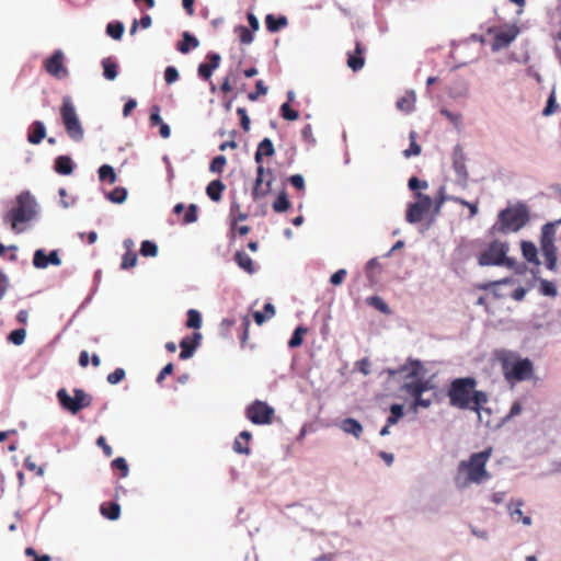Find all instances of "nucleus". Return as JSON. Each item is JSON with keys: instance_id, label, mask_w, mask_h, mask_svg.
<instances>
[{"instance_id": "50", "label": "nucleus", "mask_w": 561, "mask_h": 561, "mask_svg": "<svg viewBox=\"0 0 561 561\" xmlns=\"http://www.w3.org/2000/svg\"><path fill=\"white\" fill-rule=\"evenodd\" d=\"M236 32L239 33L240 41H241L242 44L249 45L254 39V36H253L252 32L248 27H245L243 25L237 26L236 27Z\"/></svg>"}, {"instance_id": "36", "label": "nucleus", "mask_w": 561, "mask_h": 561, "mask_svg": "<svg viewBox=\"0 0 561 561\" xmlns=\"http://www.w3.org/2000/svg\"><path fill=\"white\" fill-rule=\"evenodd\" d=\"M180 347H181L180 358L183 360L193 357L195 351L197 350L196 344H191L190 341L187 340V337L183 339L180 342Z\"/></svg>"}, {"instance_id": "6", "label": "nucleus", "mask_w": 561, "mask_h": 561, "mask_svg": "<svg viewBox=\"0 0 561 561\" xmlns=\"http://www.w3.org/2000/svg\"><path fill=\"white\" fill-rule=\"evenodd\" d=\"M60 116L69 138L77 142L81 141L84 137V130L69 95L62 98Z\"/></svg>"}, {"instance_id": "7", "label": "nucleus", "mask_w": 561, "mask_h": 561, "mask_svg": "<svg viewBox=\"0 0 561 561\" xmlns=\"http://www.w3.org/2000/svg\"><path fill=\"white\" fill-rule=\"evenodd\" d=\"M75 397L71 398L66 389L61 388L57 391L59 404L72 414H77L80 410L91 404L89 397L82 389L73 390Z\"/></svg>"}, {"instance_id": "51", "label": "nucleus", "mask_w": 561, "mask_h": 561, "mask_svg": "<svg viewBox=\"0 0 561 561\" xmlns=\"http://www.w3.org/2000/svg\"><path fill=\"white\" fill-rule=\"evenodd\" d=\"M226 163L227 159L225 156H217L210 162L209 171L213 173H221Z\"/></svg>"}, {"instance_id": "24", "label": "nucleus", "mask_w": 561, "mask_h": 561, "mask_svg": "<svg viewBox=\"0 0 561 561\" xmlns=\"http://www.w3.org/2000/svg\"><path fill=\"white\" fill-rule=\"evenodd\" d=\"M522 254L526 261L539 265L538 251L534 242L522 241L520 243Z\"/></svg>"}, {"instance_id": "10", "label": "nucleus", "mask_w": 561, "mask_h": 561, "mask_svg": "<svg viewBox=\"0 0 561 561\" xmlns=\"http://www.w3.org/2000/svg\"><path fill=\"white\" fill-rule=\"evenodd\" d=\"M274 409L266 402L255 400L245 410L247 417L256 425H265L272 422Z\"/></svg>"}, {"instance_id": "35", "label": "nucleus", "mask_w": 561, "mask_h": 561, "mask_svg": "<svg viewBox=\"0 0 561 561\" xmlns=\"http://www.w3.org/2000/svg\"><path fill=\"white\" fill-rule=\"evenodd\" d=\"M403 416V405L393 403L390 405V415L387 419L388 426L394 425Z\"/></svg>"}, {"instance_id": "45", "label": "nucleus", "mask_w": 561, "mask_h": 561, "mask_svg": "<svg viewBox=\"0 0 561 561\" xmlns=\"http://www.w3.org/2000/svg\"><path fill=\"white\" fill-rule=\"evenodd\" d=\"M186 327L191 329H199L202 327V316L197 310L190 309L187 311Z\"/></svg>"}, {"instance_id": "26", "label": "nucleus", "mask_w": 561, "mask_h": 561, "mask_svg": "<svg viewBox=\"0 0 561 561\" xmlns=\"http://www.w3.org/2000/svg\"><path fill=\"white\" fill-rule=\"evenodd\" d=\"M55 171L62 175H69L73 171V162L68 156H59L55 160Z\"/></svg>"}, {"instance_id": "25", "label": "nucleus", "mask_w": 561, "mask_h": 561, "mask_svg": "<svg viewBox=\"0 0 561 561\" xmlns=\"http://www.w3.org/2000/svg\"><path fill=\"white\" fill-rule=\"evenodd\" d=\"M459 198L460 197L448 195L446 193V187L445 186H440L438 188V191H437V195H436L435 202L433 201V206H434L433 214L435 216L438 215L440 213L442 207H443L445 202H447V201L455 202V199H459Z\"/></svg>"}, {"instance_id": "32", "label": "nucleus", "mask_w": 561, "mask_h": 561, "mask_svg": "<svg viewBox=\"0 0 561 561\" xmlns=\"http://www.w3.org/2000/svg\"><path fill=\"white\" fill-rule=\"evenodd\" d=\"M124 31H125V26L122 22L119 21H116V22H110L107 25H106V34L112 37L113 39L115 41H118L122 38L123 34H124Z\"/></svg>"}, {"instance_id": "34", "label": "nucleus", "mask_w": 561, "mask_h": 561, "mask_svg": "<svg viewBox=\"0 0 561 561\" xmlns=\"http://www.w3.org/2000/svg\"><path fill=\"white\" fill-rule=\"evenodd\" d=\"M539 283H540L539 293L542 296L552 297V298L557 297L558 290H557V287L553 282L540 278Z\"/></svg>"}, {"instance_id": "31", "label": "nucleus", "mask_w": 561, "mask_h": 561, "mask_svg": "<svg viewBox=\"0 0 561 561\" xmlns=\"http://www.w3.org/2000/svg\"><path fill=\"white\" fill-rule=\"evenodd\" d=\"M561 224V219L554 222H547L541 227L540 242H554L556 226Z\"/></svg>"}, {"instance_id": "30", "label": "nucleus", "mask_w": 561, "mask_h": 561, "mask_svg": "<svg viewBox=\"0 0 561 561\" xmlns=\"http://www.w3.org/2000/svg\"><path fill=\"white\" fill-rule=\"evenodd\" d=\"M102 67L106 80L113 81L117 78V64L111 57L102 60Z\"/></svg>"}, {"instance_id": "46", "label": "nucleus", "mask_w": 561, "mask_h": 561, "mask_svg": "<svg viewBox=\"0 0 561 561\" xmlns=\"http://www.w3.org/2000/svg\"><path fill=\"white\" fill-rule=\"evenodd\" d=\"M101 513L110 520H116L121 514V506L117 503H111L108 508H104V506H102Z\"/></svg>"}, {"instance_id": "20", "label": "nucleus", "mask_w": 561, "mask_h": 561, "mask_svg": "<svg viewBox=\"0 0 561 561\" xmlns=\"http://www.w3.org/2000/svg\"><path fill=\"white\" fill-rule=\"evenodd\" d=\"M421 362L409 358L408 362L398 368V375H404L405 378H416L420 374Z\"/></svg>"}, {"instance_id": "59", "label": "nucleus", "mask_w": 561, "mask_h": 561, "mask_svg": "<svg viewBox=\"0 0 561 561\" xmlns=\"http://www.w3.org/2000/svg\"><path fill=\"white\" fill-rule=\"evenodd\" d=\"M149 122L151 126H159L163 123L160 116V107L158 105L151 106Z\"/></svg>"}, {"instance_id": "58", "label": "nucleus", "mask_w": 561, "mask_h": 561, "mask_svg": "<svg viewBox=\"0 0 561 561\" xmlns=\"http://www.w3.org/2000/svg\"><path fill=\"white\" fill-rule=\"evenodd\" d=\"M197 209H198L197 205L190 204L187 207V211L184 215L183 221L185 224H193V222L197 221Z\"/></svg>"}, {"instance_id": "12", "label": "nucleus", "mask_w": 561, "mask_h": 561, "mask_svg": "<svg viewBox=\"0 0 561 561\" xmlns=\"http://www.w3.org/2000/svg\"><path fill=\"white\" fill-rule=\"evenodd\" d=\"M519 30L516 26H510L506 30L499 31L491 44L493 51H499L507 47L518 35Z\"/></svg>"}, {"instance_id": "41", "label": "nucleus", "mask_w": 561, "mask_h": 561, "mask_svg": "<svg viewBox=\"0 0 561 561\" xmlns=\"http://www.w3.org/2000/svg\"><path fill=\"white\" fill-rule=\"evenodd\" d=\"M307 328L305 327H297L288 341V346L291 348L298 347L302 344V336L307 333Z\"/></svg>"}, {"instance_id": "21", "label": "nucleus", "mask_w": 561, "mask_h": 561, "mask_svg": "<svg viewBox=\"0 0 561 561\" xmlns=\"http://www.w3.org/2000/svg\"><path fill=\"white\" fill-rule=\"evenodd\" d=\"M401 389L409 393L414 400L431 389L428 381L405 382Z\"/></svg>"}, {"instance_id": "4", "label": "nucleus", "mask_w": 561, "mask_h": 561, "mask_svg": "<svg viewBox=\"0 0 561 561\" xmlns=\"http://www.w3.org/2000/svg\"><path fill=\"white\" fill-rule=\"evenodd\" d=\"M502 370L507 381H524L530 379L534 365L529 358H520L516 353L503 352L500 356Z\"/></svg>"}, {"instance_id": "2", "label": "nucleus", "mask_w": 561, "mask_h": 561, "mask_svg": "<svg viewBox=\"0 0 561 561\" xmlns=\"http://www.w3.org/2000/svg\"><path fill=\"white\" fill-rule=\"evenodd\" d=\"M492 455V447L473 453L467 460H461L454 477V484L458 490H466L471 484H481L491 478L486 470V462Z\"/></svg>"}, {"instance_id": "42", "label": "nucleus", "mask_w": 561, "mask_h": 561, "mask_svg": "<svg viewBox=\"0 0 561 561\" xmlns=\"http://www.w3.org/2000/svg\"><path fill=\"white\" fill-rule=\"evenodd\" d=\"M290 206V202L287 197V194L285 192H282L276 201L273 203V209L276 211V213H283V211H286Z\"/></svg>"}, {"instance_id": "15", "label": "nucleus", "mask_w": 561, "mask_h": 561, "mask_svg": "<svg viewBox=\"0 0 561 561\" xmlns=\"http://www.w3.org/2000/svg\"><path fill=\"white\" fill-rule=\"evenodd\" d=\"M265 172H267L270 175H272V171L270 169L265 170V168L263 165H257L256 179H255L254 186L252 190V196L254 199H259L260 197L266 195L271 191L272 178L266 182L265 190H262V187H261L263 184V181H264L263 176H264Z\"/></svg>"}, {"instance_id": "3", "label": "nucleus", "mask_w": 561, "mask_h": 561, "mask_svg": "<svg viewBox=\"0 0 561 561\" xmlns=\"http://www.w3.org/2000/svg\"><path fill=\"white\" fill-rule=\"evenodd\" d=\"M530 220V213L526 204L518 202L499 211L496 221L488 230V234H508L518 232Z\"/></svg>"}, {"instance_id": "1", "label": "nucleus", "mask_w": 561, "mask_h": 561, "mask_svg": "<svg viewBox=\"0 0 561 561\" xmlns=\"http://www.w3.org/2000/svg\"><path fill=\"white\" fill-rule=\"evenodd\" d=\"M477 379L473 377L456 378L450 382L447 396L451 407L473 411L479 422H482L483 412L490 413V409L483 408V404L489 401V396L482 390H477Z\"/></svg>"}, {"instance_id": "17", "label": "nucleus", "mask_w": 561, "mask_h": 561, "mask_svg": "<svg viewBox=\"0 0 561 561\" xmlns=\"http://www.w3.org/2000/svg\"><path fill=\"white\" fill-rule=\"evenodd\" d=\"M339 426L345 434L352 435L357 439L360 438L364 431L362 424L353 417L342 420Z\"/></svg>"}, {"instance_id": "29", "label": "nucleus", "mask_w": 561, "mask_h": 561, "mask_svg": "<svg viewBox=\"0 0 561 561\" xmlns=\"http://www.w3.org/2000/svg\"><path fill=\"white\" fill-rule=\"evenodd\" d=\"M287 23V18L284 15L275 18L273 14H267L265 18L266 28L272 33L279 31L282 27L286 26Z\"/></svg>"}, {"instance_id": "64", "label": "nucleus", "mask_w": 561, "mask_h": 561, "mask_svg": "<svg viewBox=\"0 0 561 561\" xmlns=\"http://www.w3.org/2000/svg\"><path fill=\"white\" fill-rule=\"evenodd\" d=\"M233 450L237 454H242V455H249L250 454V448H249L248 444L245 442L242 443V440L240 438H236L234 439V442H233Z\"/></svg>"}, {"instance_id": "60", "label": "nucleus", "mask_w": 561, "mask_h": 561, "mask_svg": "<svg viewBox=\"0 0 561 561\" xmlns=\"http://www.w3.org/2000/svg\"><path fill=\"white\" fill-rule=\"evenodd\" d=\"M408 187L411 190V191H417L420 188H427L428 187V183L426 181H422L420 180L419 178L416 176H412L409 179L408 181Z\"/></svg>"}, {"instance_id": "38", "label": "nucleus", "mask_w": 561, "mask_h": 561, "mask_svg": "<svg viewBox=\"0 0 561 561\" xmlns=\"http://www.w3.org/2000/svg\"><path fill=\"white\" fill-rule=\"evenodd\" d=\"M106 197L114 204H123L127 198V190L124 187H115L106 194Z\"/></svg>"}, {"instance_id": "5", "label": "nucleus", "mask_w": 561, "mask_h": 561, "mask_svg": "<svg viewBox=\"0 0 561 561\" xmlns=\"http://www.w3.org/2000/svg\"><path fill=\"white\" fill-rule=\"evenodd\" d=\"M18 206L10 209L3 216L5 222H11L12 229H16L21 222L32 220L36 215V201L30 192H22L16 196Z\"/></svg>"}, {"instance_id": "27", "label": "nucleus", "mask_w": 561, "mask_h": 561, "mask_svg": "<svg viewBox=\"0 0 561 561\" xmlns=\"http://www.w3.org/2000/svg\"><path fill=\"white\" fill-rule=\"evenodd\" d=\"M416 95L414 91H409L397 101V108L402 112L410 113L414 110Z\"/></svg>"}, {"instance_id": "49", "label": "nucleus", "mask_w": 561, "mask_h": 561, "mask_svg": "<svg viewBox=\"0 0 561 561\" xmlns=\"http://www.w3.org/2000/svg\"><path fill=\"white\" fill-rule=\"evenodd\" d=\"M257 149L266 157H272L275 154V148L270 138H264L261 140L257 145Z\"/></svg>"}, {"instance_id": "14", "label": "nucleus", "mask_w": 561, "mask_h": 561, "mask_svg": "<svg viewBox=\"0 0 561 561\" xmlns=\"http://www.w3.org/2000/svg\"><path fill=\"white\" fill-rule=\"evenodd\" d=\"M470 84L462 77H457L447 89L448 96L453 100L468 98Z\"/></svg>"}, {"instance_id": "16", "label": "nucleus", "mask_w": 561, "mask_h": 561, "mask_svg": "<svg viewBox=\"0 0 561 561\" xmlns=\"http://www.w3.org/2000/svg\"><path fill=\"white\" fill-rule=\"evenodd\" d=\"M64 54L61 50H56L50 58L46 60V70L54 77L61 78L67 75V70L62 65Z\"/></svg>"}, {"instance_id": "63", "label": "nucleus", "mask_w": 561, "mask_h": 561, "mask_svg": "<svg viewBox=\"0 0 561 561\" xmlns=\"http://www.w3.org/2000/svg\"><path fill=\"white\" fill-rule=\"evenodd\" d=\"M347 272L344 268L337 270L334 274L330 277V283L334 286L341 285L346 276Z\"/></svg>"}, {"instance_id": "47", "label": "nucleus", "mask_w": 561, "mask_h": 561, "mask_svg": "<svg viewBox=\"0 0 561 561\" xmlns=\"http://www.w3.org/2000/svg\"><path fill=\"white\" fill-rule=\"evenodd\" d=\"M137 262H138V256H137L136 252H125V254L122 257L121 268L128 270L130 267L136 266Z\"/></svg>"}, {"instance_id": "19", "label": "nucleus", "mask_w": 561, "mask_h": 561, "mask_svg": "<svg viewBox=\"0 0 561 561\" xmlns=\"http://www.w3.org/2000/svg\"><path fill=\"white\" fill-rule=\"evenodd\" d=\"M46 137V127L43 122L35 121L30 127L27 140L30 144L37 145Z\"/></svg>"}, {"instance_id": "44", "label": "nucleus", "mask_w": 561, "mask_h": 561, "mask_svg": "<svg viewBox=\"0 0 561 561\" xmlns=\"http://www.w3.org/2000/svg\"><path fill=\"white\" fill-rule=\"evenodd\" d=\"M140 254L146 257H154L158 255V245L152 241L145 240L140 245Z\"/></svg>"}, {"instance_id": "13", "label": "nucleus", "mask_w": 561, "mask_h": 561, "mask_svg": "<svg viewBox=\"0 0 561 561\" xmlns=\"http://www.w3.org/2000/svg\"><path fill=\"white\" fill-rule=\"evenodd\" d=\"M49 264L59 266L61 260L57 250H53L46 254L45 250L37 249L33 255V265L36 268H46Z\"/></svg>"}, {"instance_id": "22", "label": "nucleus", "mask_w": 561, "mask_h": 561, "mask_svg": "<svg viewBox=\"0 0 561 561\" xmlns=\"http://www.w3.org/2000/svg\"><path fill=\"white\" fill-rule=\"evenodd\" d=\"M234 261L240 268L245 271L248 274L253 275L256 273V268L252 259L243 251H238L234 254Z\"/></svg>"}, {"instance_id": "33", "label": "nucleus", "mask_w": 561, "mask_h": 561, "mask_svg": "<svg viewBox=\"0 0 561 561\" xmlns=\"http://www.w3.org/2000/svg\"><path fill=\"white\" fill-rule=\"evenodd\" d=\"M99 179L100 181H108L111 184L116 182V173L112 165L103 164L99 168Z\"/></svg>"}, {"instance_id": "23", "label": "nucleus", "mask_w": 561, "mask_h": 561, "mask_svg": "<svg viewBox=\"0 0 561 561\" xmlns=\"http://www.w3.org/2000/svg\"><path fill=\"white\" fill-rule=\"evenodd\" d=\"M182 37L183 41L179 42L176 45L178 50L182 54H188L192 48H197L199 46V41L190 32H184Z\"/></svg>"}, {"instance_id": "54", "label": "nucleus", "mask_w": 561, "mask_h": 561, "mask_svg": "<svg viewBox=\"0 0 561 561\" xmlns=\"http://www.w3.org/2000/svg\"><path fill=\"white\" fill-rule=\"evenodd\" d=\"M432 405V399L423 398L422 396L413 400L410 409L416 413L419 408L427 409Z\"/></svg>"}, {"instance_id": "48", "label": "nucleus", "mask_w": 561, "mask_h": 561, "mask_svg": "<svg viewBox=\"0 0 561 561\" xmlns=\"http://www.w3.org/2000/svg\"><path fill=\"white\" fill-rule=\"evenodd\" d=\"M268 92V88L262 80H257L255 83V91L248 94V99L252 102L256 101L260 95H265Z\"/></svg>"}, {"instance_id": "57", "label": "nucleus", "mask_w": 561, "mask_h": 561, "mask_svg": "<svg viewBox=\"0 0 561 561\" xmlns=\"http://www.w3.org/2000/svg\"><path fill=\"white\" fill-rule=\"evenodd\" d=\"M125 370L123 368H116L113 373L107 375V382L116 385L125 378Z\"/></svg>"}, {"instance_id": "53", "label": "nucleus", "mask_w": 561, "mask_h": 561, "mask_svg": "<svg viewBox=\"0 0 561 561\" xmlns=\"http://www.w3.org/2000/svg\"><path fill=\"white\" fill-rule=\"evenodd\" d=\"M112 467L117 470H121L123 478L128 476L129 469H128V465H127L125 458L117 457L116 459H114L112 461Z\"/></svg>"}, {"instance_id": "37", "label": "nucleus", "mask_w": 561, "mask_h": 561, "mask_svg": "<svg viewBox=\"0 0 561 561\" xmlns=\"http://www.w3.org/2000/svg\"><path fill=\"white\" fill-rule=\"evenodd\" d=\"M524 505L523 500H512L510 504L507 505L508 513L512 517V519L518 522L520 517L523 516V512L520 507Z\"/></svg>"}, {"instance_id": "40", "label": "nucleus", "mask_w": 561, "mask_h": 561, "mask_svg": "<svg viewBox=\"0 0 561 561\" xmlns=\"http://www.w3.org/2000/svg\"><path fill=\"white\" fill-rule=\"evenodd\" d=\"M367 304L374 308H376L377 310H379L380 312L385 313V314H389L390 313V308L389 306L385 302V300L379 297V296H371V297H368L367 298Z\"/></svg>"}, {"instance_id": "62", "label": "nucleus", "mask_w": 561, "mask_h": 561, "mask_svg": "<svg viewBox=\"0 0 561 561\" xmlns=\"http://www.w3.org/2000/svg\"><path fill=\"white\" fill-rule=\"evenodd\" d=\"M198 76L204 80H209L214 70L206 62H202L197 69Z\"/></svg>"}, {"instance_id": "18", "label": "nucleus", "mask_w": 561, "mask_h": 561, "mask_svg": "<svg viewBox=\"0 0 561 561\" xmlns=\"http://www.w3.org/2000/svg\"><path fill=\"white\" fill-rule=\"evenodd\" d=\"M364 51H365V49L362 46V44L359 42H356V45H355V53H356V55L348 53V55H347V66L353 71H358V70H360L364 67V65H365V59L363 57Z\"/></svg>"}, {"instance_id": "43", "label": "nucleus", "mask_w": 561, "mask_h": 561, "mask_svg": "<svg viewBox=\"0 0 561 561\" xmlns=\"http://www.w3.org/2000/svg\"><path fill=\"white\" fill-rule=\"evenodd\" d=\"M26 337V330L21 328L13 330L8 335V341L16 346H20L24 343Z\"/></svg>"}, {"instance_id": "52", "label": "nucleus", "mask_w": 561, "mask_h": 561, "mask_svg": "<svg viewBox=\"0 0 561 561\" xmlns=\"http://www.w3.org/2000/svg\"><path fill=\"white\" fill-rule=\"evenodd\" d=\"M280 114L287 121H295L299 117L298 112L293 110L288 103L282 104Z\"/></svg>"}, {"instance_id": "55", "label": "nucleus", "mask_w": 561, "mask_h": 561, "mask_svg": "<svg viewBox=\"0 0 561 561\" xmlns=\"http://www.w3.org/2000/svg\"><path fill=\"white\" fill-rule=\"evenodd\" d=\"M237 114L240 117L241 128L244 131H249L250 130L251 121H250V117H249V115L247 113V110L244 107H239V108H237Z\"/></svg>"}, {"instance_id": "8", "label": "nucleus", "mask_w": 561, "mask_h": 561, "mask_svg": "<svg viewBox=\"0 0 561 561\" xmlns=\"http://www.w3.org/2000/svg\"><path fill=\"white\" fill-rule=\"evenodd\" d=\"M510 251L507 242L500 240L492 241L488 249L482 252L478 257L480 266H502L504 254Z\"/></svg>"}, {"instance_id": "61", "label": "nucleus", "mask_w": 561, "mask_h": 561, "mask_svg": "<svg viewBox=\"0 0 561 561\" xmlns=\"http://www.w3.org/2000/svg\"><path fill=\"white\" fill-rule=\"evenodd\" d=\"M179 79V71L175 67L169 66L164 70V80L167 83L171 84L178 81Z\"/></svg>"}, {"instance_id": "9", "label": "nucleus", "mask_w": 561, "mask_h": 561, "mask_svg": "<svg viewBox=\"0 0 561 561\" xmlns=\"http://www.w3.org/2000/svg\"><path fill=\"white\" fill-rule=\"evenodd\" d=\"M417 202L411 203L408 205L405 220L409 224H417L420 222L424 215L430 211L433 207V199L431 196L425 195L421 192H416L415 194Z\"/></svg>"}, {"instance_id": "56", "label": "nucleus", "mask_w": 561, "mask_h": 561, "mask_svg": "<svg viewBox=\"0 0 561 561\" xmlns=\"http://www.w3.org/2000/svg\"><path fill=\"white\" fill-rule=\"evenodd\" d=\"M374 270H381V265L377 257L370 259L366 264V274L370 282L374 280Z\"/></svg>"}, {"instance_id": "11", "label": "nucleus", "mask_w": 561, "mask_h": 561, "mask_svg": "<svg viewBox=\"0 0 561 561\" xmlns=\"http://www.w3.org/2000/svg\"><path fill=\"white\" fill-rule=\"evenodd\" d=\"M453 169L456 173L455 183L462 190L468 188L469 172L466 165V154L460 145L453 150Z\"/></svg>"}, {"instance_id": "28", "label": "nucleus", "mask_w": 561, "mask_h": 561, "mask_svg": "<svg viewBox=\"0 0 561 561\" xmlns=\"http://www.w3.org/2000/svg\"><path fill=\"white\" fill-rule=\"evenodd\" d=\"M225 188L226 185L220 180H214L207 185L206 193L211 201L219 202Z\"/></svg>"}, {"instance_id": "39", "label": "nucleus", "mask_w": 561, "mask_h": 561, "mask_svg": "<svg viewBox=\"0 0 561 561\" xmlns=\"http://www.w3.org/2000/svg\"><path fill=\"white\" fill-rule=\"evenodd\" d=\"M558 107H559V104L557 103V99H556V87H553L552 91L547 100L546 106L542 110V115L550 116L557 112Z\"/></svg>"}]
</instances>
